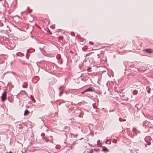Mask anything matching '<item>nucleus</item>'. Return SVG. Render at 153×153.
I'll return each instance as SVG.
<instances>
[{
	"instance_id": "f257e3e1",
	"label": "nucleus",
	"mask_w": 153,
	"mask_h": 153,
	"mask_svg": "<svg viewBox=\"0 0 153 153\" xmlns=\"http://www.w3.org/2000/svg\"><path fill=\"white\" fill-rule=\"evenodd\" d=\"M7 95L5 92H4L1 96V100L2 102L4 101L6 99Z\"/></svg>"
},
{
	"instance_id": "f03ea898",
	"label": "nucleus",
	"mask_w": 153,
	"mask_h": 153,
	"mask_svg": "<svg viewBox=\"0 0 153 153\" xmlns=\"http://www.w3.org/2000/svg\"><path fill=\"white\" fill-rule=\"evenodd\" d=\"M144 51L148 53H151L153 51L152 49L149 48L145 49Z\"/></svg>"
},
{
	"instance_id": "7ed1b4c3",
	"label": "nucleus",
	"mask_w": 153,
	"mask_h": 153,
	"mask_svg": "<svg viewBox=\"0 0 153 153\" xmlns=\"http://www.w3.org/2000/svg\"><path fill=\"white\" fill-rule=\"evenodd\" d=\"M93 91V90L92 88H89L85 90V92H88V91Z\"/></svg>"
},
{
	"instance_id": "20e7f679",
	"label": "nucleus",
	"mask_w": 153,
	"mask_h": 153,
	"mask_svg": "<svg viewBox=\"0 0 153 153\" xmlns=\"http://www.w3.org/2000/svg\"><path fill=\"white\" fill-rule=\"evenodd\" d=\"M102 150L104 152L108 151V149L105 146L102 147Z\"/></svg>"
},
{
	"instance_id": "39448f33",
	"label": "nucleus",
	"mask_w": 153,
	"mask_h": 153,
	"mask_svg": "<svg viewBox=\"0 0 153 153\" xmlns=\"http://www.w3.org/2000/svg\"><path fill=\"white\" fill-rule=\"evenodd\" d=\"M28 113H29V111L27 110H25V111L24 113V115H26Z\"/></svg>"
},
{
	"instance_id": "423d86ee",
	"label": "nucleus",
	"mask_w": 153,
	"mask_h": 153,
	"mask_svg": "<svg viewBox=\"0 0 153 153\" xmlns=\"http://www.w3.org/2000/svg\"><path fill=\"white\" fill-rule=\"evenodd\" d=\"M137 91L135 90L133 91V94L134 95H136L137 94Z\"/></svg>"
},
{
	"instance_id": "0eeeda50",
	"label": "nucleus",
	"mask_w": 153,
	"mask_h": 153,
	"mask_svg": "<svg viewBox=\"0 0 153 153\" xmlns=\"http://www.w3.org/2000/svg\"><path fill=\"white\" fill-rule=\"evenodd\" d=\"M150 144H151V143L150 142H147L146 144H145V146L146 147H147V145H150Z\"/></svg>"
},
{
	"instance_id": "6e6552de",
	"label": "nucleus",
	"mask_w": 153,
	"mask_h": 153,
	"mask_svg": "<svg viewBox=\"0 0 153 153\" xmlns=\"http://www.w3.org/2000/svg\"><path fill=\"white\" fill-rule=\"evenodd\" d=\"M63 39V37L62 36H60L59 37L58 39L60 41L61 40H62Z\"/></svg>"
},
{
	"instance_id": "1a4fd4ad",
	"label": "nucleus",
	"mask_w": 153,
	"mask_h": 153,
	"mask_svg": "<svg viewBox=\"0 0 153 153\" xmlns=\"http://www.w3.org/2000/svg\"><path fill=\"white\" fill-rule=\"evenodd\" d=\"M63 92L61 91L59 94V96H62V94H63Z\"/></svg>"
},
{
	"instance_id": "9d476101",
	"label": "nucleus",
	"mask_w": 153,
	"mask_h": 153,
	"mask_svg": "<svg viewBox=\"0 0 153 153\" xmlns=\"http://www.w3.org/2000/svg\"><path fill=\"white\" fill-rule=\"evenodd\" d=\"M30 97H31V99L32 100V101H34V99H33V96H32V95H31L30 96Z\"/></svg>"
},
{
	"instance_id": "9b49d317",
	"label": "nucleus",
	"mask_w": 153,
	"mask_h": 153,
	"mask_svg": "<svg viewBox=\"0 0 153 153\" xmlns=\"http://www.w3.org/2000/svg\"><path fill=\"white\" fill-rule=\"evenodd\" d=\"M94 152V150L93 149H91L90 150V153H93Z\"/></svg>"
},
{
	"instance_id": "f8f14e48",
	"label": "nucleus",
	"mask_w": 153,
	"mask_h": 153,
	"mask_svg": "<svg viewBox=\"0 0 153 153\" xmlns=\"http://www.w3.org/2000/svg\"><path fill=\"white\" fill-rule=\"evenodd\" d=\"M51 27L53 29H54L55 28V25L51 26Z\"/></svg>"
},
{
	"instance_id": "ddd939ff",
	"label": "nucleus",
	"mask_w": 153,
	"mask_h": 153,
	"mask_svg": "<svg viewBox=\"0 0 153 153\" xmlns=\"http://www.w3.org/2000/svg\"><path fill=\"white\" fill-rule=\"evenodd\" d=\"M89 43L91 45H92L94 44V43L92 42H90Z\"/></svg>"
},
{
	"instance_id": "4468645a",
	"label": "nucleus",
	"mask_w": 153,
	"mask_h": 153,
	"mask_svg": "<svg viewBox=\"0 0 153 153\" xmlns=\"http://www.w3.org/2000/svg\"><path fill=\"white\" fill-rule=\"evenodd\" d=\"M86 92H85V91H83L82 92V94H84Z\"/></svg>"
},
{
	"instance_id": "2eb2a0df",
	"label": "nucleus",
	"mask_w": 153,
	"mask_h": 153,
	"mask_svg": "<svg viewBox=\"0 0 153 153\" xmlns=\"http://www.w3.org/2000/svg\"><path fill=\"white\" fill-rule=\"evenodd\" d=\"M135 129H135V128H133L132 130H133V131H134V130H135Z\"/></svg>"
},
{
	"instance_id": "dca6fc26",
	"label": "nucleus",
	"mask_w": 153,
	"mask_h": 153,
	"mask_svg": "<svg viewBox=\"0 0 153 153\" xmlns=\"http://www.w3.org/2000/svg\"><path fill=\"white\" fill-rule=\"evenodd\" d=\"M144 123L145 122H143V126H144Z\"/></svg>"
},
{
	"instance_id": "f3484780",
	"label": "nucleus",
	"mask_w": 153,
	"mask_h": 153,
	"mask_svg": "<svg viewBox=\"0 0 153 153\" xmlns=\"http://www.w3.org/2000/svg\"><path fill=\"white\" fill-rule=\"evenodd\" d=\"M8 153H13L12 152L10 151Z\"/></svg>"
},
{
	"instance_id": "a211bd4d",
	"label": "nucleus",
	"mask_w": 153,
	"mask_h": 153,
	"mask_svg": "<svg viewBox=\"0 0 153 153\" xmlns=\"http://www.w3.org/2000/svg\"><path fill=\"white\" fill-rule=\"evenodd\" d=\"M61 87H60V88H59V90H60V89H61Z\"/></svg>"
},
{
	"instance_id": "6ab92c4d",
	"label": "nucleus",
	"mask_w": 153,
	"mask_h": 153,
	"mask_svg": "<svg viewBox=\"0 0 153 153\" xmlns=\"http://www.w3.org/2000/svg\"><path fill=\"white\" fill-rule=\"evenodd\" d=\"M126 121V120L125 119H123V121Z\"/></svg>"
},
{
	"instance_id": "aec40b11",
	"label": "nucleus",
	"mask_w": 153,
	"mask_h": 153,
	"mask_svg": "<svg viewBox=\"0 0 153 153\" xmlns=\"http://www.w3.org/2000/svg\"><path fill=\"white\" fill-rule=\"evenodd\" d=\"M108 140H107L106 141V143H107V142H108Z\"/></svg>"
},
{
	"instance_id": "412c9836",
	"label": "nucleus",
	"mask_w": 153,
	"mask_h": 153,
	"mask_svg": "<svg viewBox=\"0 0 153 153\" xmlns=\"http://www.w3.org/2000/svg\"><path fill=\"white\" fill-rule=\"evenodd\" d=\"M119 120L120 121H121V120H120V118H119Z\"/></svg>"
},
{
	"instance_id": "4be33fe9",
	"label": "nucleus",
	"mask_w": 153,
	"mask_h": 153,
	"mask_svg": "<svg viewBox=\"0 0 153 153\" xmlns=\"http://www.w3.org/2000/svg\"><path fill=\"white\" fill-rule=\"evenodd\" d=\"M22 87H24V85H22Z\"/></svg>"
}]
</instances>
